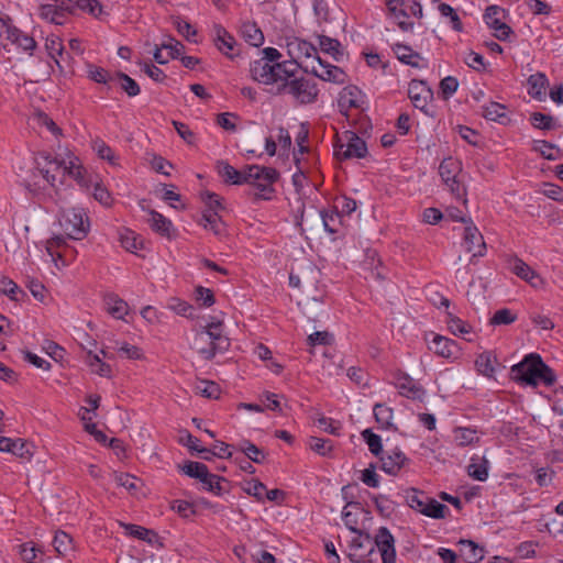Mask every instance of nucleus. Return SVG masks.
Segmentation results:
<instances>
[{"label":"nucleus","instance_id":"ea45409f","mask_svg":"<svg viewBox=\"0 0 563 563\" xmlns=\"http://www.w3.org/2000/svg\"><path fill=\"white\" fill-rule=\"evenodd\" d=\"M128 533L136 539L146 541L148 543H154L157 540V534L153 530L146 529L141 526L124 523L122 525Z\"/></svg>","mask_w":563,"mask_h":563},{"label":"nucleus","instance_id":"69168bd1","mask_svg":"<svg viewBox=\"0 0 563 563\" xmlns=\"http://www.w3.org/2000/svg\"><path fill=\"white\" fill-rule=\"evenodd\" d=\"M445 511H448V507L444 504L430 497V503H428L426 507L424 516L441 519L445 517Z\"/></svg>","mask_w":563,"mask_h":563},{"label":"nucleus","instance_id":"39448f33","mask_svg":"<svg viewBox=\"0 0 563 563\" xmlns=\"http://www.w3.org/2000/svg\"><path fill=\"white\" fill-rule=\"evenodd\" d=\"M274 93H287L292 96L300 103H311L318 96V89L316 84L310 79H306L303 77L296 78L294 75L292 77L285 79Z\"/></svg>","mask_w":563,"mask_h":563},{"label":"nucleus","instance_id":"5701e85b","mask_svg":"<svg viewBox=\"0 0 563 563\" xmlns=\"http://www.w3.org/2000/svg\"><path fill=\"white\" fill-rule=\"evenodd\" d=\"M217 170L225 183H229L232 185H243L244 184L243 178L245 176V169L238 170L233 166H231L229 163H227L224 161H220L217 163Z\"/></svg>","mask_w":563,"mask_h":563},{"label":"nucleus","instance_id":"79ce46f5","mask_svg":"<svg viewBox=\"0 0 563 563\" xmlns=\"http://www.w3.org/2000/svg\"><path fill=\"white\" fill-rule=\"evenodd\" d=\"M238 449L243 452L251 461L254 463L261 464L265 461L264 452L258 449L255 444L251 443L249 440H242L238 444Z\"/></svg>","mask_w":563,"mask_h":563},{"label":"nucleus","instance_id":"3c124183","mask_svg":"<svg viewBox=\"0 0 563 563\" xmlns=\"http://www.w3.org/2000/svg\"><path fill=\"white\" fill-rule=\"evenodd\" d=\"M181 471L190 477L200 479V482L207 476V473H209L208 467L203 463L192 461L184 464Z\"/></svg>","mask_w":563,"mask_h":563},{"label":"nucleus","instance_id":"680f3d73","mask_svg":"<svg viewBox=\"0 0 563 563\" xmlns=\"http://www.w3.org/2000/svg\"><path fill=\"white\" fill-rule=\"evenodd\" d=\"M362 437L365 440L366 444L368 445L369 451L374 455L377 456L382 453L383 446H382V440H380L379 435L373 433L371 429H365L362 432Z\"/></svg>","mask_w":563,"mask_h":563},{"label":"nucleus","instance_id":"6e6552de","mask_svg":"<svg viewBox=\"0 0 563 563\" xmlns=\"http://www.w3.org/2000/svg\"><path fill=\"white\" fill-rule=\"evenodd\" d=\"M507 264L512 274L527 282L534 289H542L544 287V279L518 256H509Z\"/></svg>","mask_w":563,"mask_h":563},{"label":"nucleus","instance_id":"603ef678","mask_svg":"<svg viewBox=\"0 0 563 563\" xmlns=\"http://www.w3.org/2000/svg\"><path fill=\"white\" fill-rule=\"evenodd\" d=\"M308 445L313 452H316L322 456L330 455V453L333 450L332 441L317 438V437H310V439L308 441Z\"/></svg>","mask_w":563,"mask_h":563},{"label":"nucleus","instance_id":"4c0bfd02","mask_svg":"<svg viewBox=\"0 0 563 563\" xmlns=\"http://www.w3.org/2000/svg\"><path fill=\"white\" fill-rule=\"evenodd\" d=\"M84 174L85 169L79 164V159L77 157L70 158L68 163L63 161V176L68 175L77 180L79 185H85Z\"/></svg>","mask_w":563,"mask_h":563},{"label":"nucleus","instance_id":"bf43d9fd","mask_svg":"<svg viewBox=\"0 0 563 563\" xmlns=\"http://www.w3.org/2000/svg\"><path fill=\"white\" fill-rule=\"evenodd\" d=\"M439 11H440L441 15L450 19L452 29L454 31H456V32L463 31V24L461 22V19L457 15L456 11L450 4L441 3L439 5Z\"/></svg>","mask_w":563,"mask_h":563},{"label":"nucleus","instance_id":"c756f323","mask_svg":"<svg viewBox=\"0 0 563 563\" xmlns=\"http://www.w3.org/2000/svg\"><path fill=\"white\" fill-rule=\"evenodd\" d=\"M479 438L476 430L471 428L457 427L453 430V441L459 446H467L477 443Z\"/></svg>","mask_w":563,"mask_h":563},{"label":"nucleus","instance_id":"0eeeda50","mask_svg":"<svg viewBox=\"0 0 563 563\" xmlns=\"http://www.w3.org/2000/svg\"><path fill=\"white\" fill-rule=\"evenodd\" d=\"M461 170V163L452 157L444 158L439 166V175L441 176L442 181L446 185L452 195L457 199H463V202L466 203V188L457 179Z\"/></svg>","mask_w":563,"mask_h":563},{"label":"nucleus","instance_id":"09e8293b","mask_svg":"<svg viewBox=\"0 0 563 563\" xmlns=\"http://www.w3.org/2000/svg\"><path fill=\"white\" fill-rule=\"evenodd\" d=\"M114 481L119 486L124 487L128 489L131 494H135L139 488L141 481L136 478L135 476L128 474V473H114Z\"/></svg>","mask_w":563,"mask_h":563},{"label":"nucleus","instance_id":"a19ab883","mask_svg":"<svg viewBox=\"0 0 563 563\" xmlns=\"http://www.w3.org/2000/svg\"><path fill=\"white\" fill-rule=\"evenodd\" d=\"M483 115L487 120L504 123L507 120L506 107L498 102H489L487 106L483 107Z\"/></svg>","mask_w":563,"mask_h":563},{"label":"nucleus","instance_id":"2eb2a0df","mask_svg":"<svg viewBox=\"0 0 563 563\" xmlns=\"http://www.w3.org/2000/svg\"><path fill=\"white\" fill-rule=\"evenodd\" d=\"M363 103V93L356 86H346L339 95L338 106L344 115H347L351 109H361Z\"/></svg>","mask_w":563,"mask_h":563},{"label":"nucleus","instance_id":"774afa93","mask_svg":"<svg viewBox=\"0 0 563 563\" xmlns=\"http://www.w3.org/2000/svg\"><path fill=\"white\" fill-rule=\"evenodd\" d=\"M459 87V81L453 76H448L440 81V90L444 99L450 98Z\"/></svg>","mask_w":563,"mask_h":563},{"label":"nucleus","instance_id":"b1692460","mask_svg":"<svg viewBox=\"0 0 563 563\" xmlns=\"http://www.w3.org/2000/svg\"><path fill=\"white\" fill-rule=\"evenodd\" d=\"M460 552L467 563H478L484 558V549L472 540H460Z\"/></svg>","mask_w":563,"mask_h":563},{"label":"nucleus","instance_id":"2f4dec72","mask_svg":"<svg viewBox=\"0 0 563 563\" xmlns=\"http://www.w3.org/2000/svg\"><path fill=\"white\" fill-rule=\"evenodd\" d=\"M406 500L410 508L424 515L426 507L428 503H430V497L423 492L412 488L407 493Z\"/></svg>","mask_w":563,"mask_h":563},{"label":"nucleus","instance_id":"f8f14e48","mask_svg":"<svg viewBox=\"0 0 563 563\" xmlns=\"http://www.w3.org/2000/svg\"><path fill=\"white\" fill-rule=\"evenodd\" d=\"M345 143L340 144L336 148L335 154L340 159L346 158H363L367 154V146L365 141L357 136L353 132L345 133Z\"/></svg>","mask_w":563,"mask_h":563},{"label":"nucleus","instance_id":"1a4fd4ad","mask_svg":"<svg viewBox=\"0 0 563 563\" xmlns=\"http://www.w3.org/2000/svg\"><path fill=\"white\" fill-rule=\"evenodd\" d=\"M75 13V4L71 0H58L54 3L42 4L40 15L42 19L62 25L68 14Z\"/></svg>","mask_w":563,"mask_h":563},{"label":"nucleus","instance_id":"052dcab7","mask_svg":"<svg viewBox=\"0 0 563 563\" xmlns=\"http://www.w3.org/2000/svg\"><path fill=\"white\" fill-rule=\"evenodd\" d=\"M14 35L10 38L9 43L15 44L24 51H32L35 48L36 43L33 37L23 34L19 29L15 27Z\"/></svg>","mask_w":563,"mask_h":563},{"label":"nucleus","instance_id":"37998d69","mask_svg":"<svg viewBox=\"0 0 563 563\" xmlns=\"http://www.w3.org/2000/svg\"><path fill=\"white\" fill-rule=\"evenodd\" d=\"M496 358L490 353H482L475 361L477 371L487 376L492 377L495 373Z\"/></svg>","mask_w":563,"mask_h":563},{"label":"nucleus","instance_id":"4d7b16f0","mask_svg":"<svg viewBox=\"0 0 563 563\" xmlns=\"http://www.w3.org/2000/svg\"><path fill=\"white\" fill-rule=\"evenodd\" d=\"M92 147L100 158L108 161L112 165H117V156L114 152L102 140H95Z\"/></svg>","mask_w":563,"mask_h":563},{"label":"nucleus","instance_id":"c85d7f7f","mask_svg":"<svg viewBox=\"0 0 563 563\" xmlns=\"http://www.w3.org/2000/svg\"><path fill=\"white\" fill-rule=\"evenodd\" d=\"M361 514L362 508L358 506V504H347L343 509L342 519L344 525L354 533L361 532L357 528L358 516Z\"/></svg>","mask_w":563,"mask_h":563},{"label":"nucleus","instance_id":"49530a36","mask_svg":"<svg viewBox=\"0 0 563 563\" xmlns=\"http://www.w3.org/2000/svg\"><path fill=\"white\" fill-rule=\"evenodd\" d=\"M446 324L450 332L454 335H466L472 332V327L470 324L451 312H448Z\"/></svg>","mask_w":563,"mask_h":563},{"label":"nucleus","instance_id":"423d86ee","mask_svg":"<svg viewBox=\"0 0 563 563\" xmlns=\"http://www.w3.org/2000/svg\"><path fill=\"white\" fill-rule=\"evenodd\" d=\"M59 224L66 235L74 240H82L89 232V219L80 208H69L62 212Z\"/></svg>","mask_w":563,"mask_h":563},{"label":"nucleus","instance_id":"0e129e2a","mask_svg":"<svg viewBox=\"0 0 563 563\" xmlns=\"http://www.w3.org/2000/svg\"><path fill=\"white\" fill-rule=\"evenodd\" d=\"M318 41L322 52L330 54L334 58H336V55L340 54V42L338 40L328 37L325 35H318Z\"/></svg>","mask_w":563,"mask_h":563},{"label":"nucleus","instance_id":"f704fd0d","mask_svg":"<svg viewBox=\"0 0 563 563\" xmlns=\"http://www.w3.org/2000/svg\"><path fill=\"white\" fill-rule=\"evenodd\" d=\"M53 545L56 552L62 556H67L74 551L73 538L64 531H57L55 533Z\"/></svg>","mask_w":563,"mask_h":563},{"label":"nucleus","instance_id":"f03ea898","mask_svg":"<svg viewBox=\"0 0 563 563\" xmlns=\"http://www.w3.org/2000/svg\"><path fill=\"white\" fill-rule=\"evenodd\" d=\"M298 64L292 60L271 64L266 59H256L251 63L250 73L255 81L272 86L271 92L274 93L285 79L296 74Z\"/></svg>","mask_w":563,"mask_h":563},{"label":"nucleus","instance_id":"8fccbe9b","mask_svg":"<svg viewBox=\"0 0 563 563\" xmlns=\"http://www.w3.org/2000/svg\"><path fill=\"white\" fill-rule=\"evenodd\" d=\"M115 350L118 353L128 358V360H143L144 353L143 351L136 346L132 345L128 342H115Z\"/></svg>","mask_w":563,"mask_h":563},{"label":"nucleus","instance_id":"72a5a7b5","mask_svg":"<svg viewBox=\"0 0 563 563\" xmlns=\"http://www.w3.org/2000/svg\"><path fill=\"white\" fill-rule=\"evenodd\" d=\"M528 84L530 86L529 93L533 98L541 100L545 95V87L548 85L545 75L542 73L531 75L528 79Z\"/></svg>","mask_w":563,"mask_h":563},{"label":"nucleus","instance_id":"c03bdc74","mask_svg":"<svg viewBox=\"0 0 563 563\" xmlns=\"http://www.w3.org/2000/svg\"><path fill=\"white\" fill-rule=\"evenodd\" d=\"M20 555L26 563H42L43 554L34 543L27 542L20 545Z\"/></svg>","mask_w":563,"mask_h":563},{"label":"nucleus","instance_id":"ddd939ff","mask_svg":"<svg viewBox=\"0 0 563 563\" xmlns=\"http://www.w3.org/2000/svg\"><path fill=\"white\" fill-rule=\"evenodd\" d=\"M504 13V10L497 5H489L484 14L486 24L494 31V36L499 41H506L512 34L511 27L501 22L499 14Z\"/></svg>","mask_w":563,"mask_h":563},{"label":"nucleus","instance_id":"7ed1b4c3","mask_svg":"<svg viewBox=\"0 0 563 563\" xmlns=\"http://www.w3.org/2000/svg\"><path fill=\"white\" fill-rule=\"evenodd\" d=\"M195 345L205 358H212L217 352H223L229 347V339L223 335V323L212 320L196 334Z\"/></svg>","mask_w":563,"mask_h":563},{"label":"nucleus","instance_id":"f3484780","mask_svg":"<svg viewBox=\"0 0 563 563\" xmlns=\"http://www.w3.org/2000/svg\"><path fill=\"white\" fill-rule=\"evenodd\" d=\"M311 71L320 79L334 84H343L346 77L340 67L325 64L320 57H317V64L311 65Z\"/></svg>","mask_w":563,"mask_h":563},{"label":"nucleus","instance_id":"393cba45","mask_svg":"<svg viewBox=\"0 0 563 563\" xmlns=\"http://www.w3.org/2000/svg\"><path fill=\"white\" fill-rule=\"evenodd\" d=\"M214 42L218 49L227 56L232 57L230 52L233 51L236 43L234 37L221 25L214 26Z\"/></svg>","mask_w":563,"mask_h":563},{"label":"nucleus","instance_id":"dca6fc26","mask_svg":"<svg viewBox=\"0 0 563 563\" xmlns=\"http://www.w3.org/2000/svg\"><path fill=\"white\" fill-rule=\"evenodd\" d=\"M41 159L37 161L40 174L52 187H56L58 176H63V161L48 155L41 156Z\"/></svg>","mask_w":563,"mask_h":563},{"label":"nucleus","instance_id":"7c9ffc66","mask_svg":"<svg viewBox=\"0 0 563 563\" xmlns=\"http://www.w3.org/2000/svg\"><path fill=\"white\" fill-rule=\"evenodd\" d=\"M121 245L131 253H136L143 247V240L139 234L130 229H123L120 232Z\"/></svg>","mask_w":563,"mask_h":563},{"label":"nucleus","instance_id":"c9c22d12","mask_svg":"<svg viewBox=\"0 0 563 563\" xmlns=\"http://www.w3.org/2000/svg\"><path fill=\"white\" fill-rule=\"evenodd\" d=\"M397 58L407 65L412 67L419 66V60L421 59L420 55L413 52L409 46L402 44H396L393 47Z\"/></svg>","mask_w":563,"mask_h":563},{"label":"nucleus","instance_id":"20e7f679","mask_svg":"<svg viewBox=\"0 0 563 563\" xmlns=\"http://www.w3.org/2000/svg\"><path fill=\"white\" fill-rule=\"evenodd\" d=\"M279 173L273 167L251 165L245 168L244 184H250L260 189L257 198L268 199L266 194L274 191L273 185L278 180Z\"/></svg>","mask_w":563,"mask_h":563},{"label":"nucleus","instance_id":"de8ad7c7","mask_svg":"<svg viewBox=\"0 0 563 563\" xmlns=\"http://www.w3.org/2000/svg\"><path fill=\"white\" fill-rule=\"evenodd\" d=\"M533 150L549 161H556L560 158V150L547 141H534Z\"/></svg>","mask_w":563,"mask_h":563},{"label":"nucleus","instance_id":"5fc2aeb1","mask_svg":"<svg viewBox=\"0 0 563 563\" xmlns=\"http://www.w3.org/2000/svg\"><path fill=\"white\" fill-rule=\"evenodd\" d=\"M201 483L205 489L216 495H221L224 492L222 483H225V481L218 475L207 473V476L202 478Z\"/></svg>","mask_w":563,"mask_h":563},{"label":"nucleus","instance_id":"4468645a","mask_svg":"<svg viewBox=\"0 0 563 563\" xmlns=\"http://www.w3.org/2000/svg\"><path fill=\"white\" fill-rule=\"evenodd\" d=\"M408 96L417 109L424 111L433 98V91L424 81L413 79L409 84Z\"/></svg>","mask_w":563,"mask_h":563},{"label":"nucleus","instance_id":"a878e982","mask_svg":"<svg viewBox=\"0 0 563 563\" xmlns=\"http://www.w3.org/2000/svg\"><path fill=\"white\" fill-rule=\"evenodd\" d=\"M107 311L117 319H123L129 311L128 303L115 294H109L104 297Z\"/></svg>","mask_w":563,"mask_h":563},{"label":"nucleus","instance_id":"4be33fe9","mask_svg":"<svg viewBox=\"0 0 563 563\" xmlns=\"http://www.w3.org/2000/svg\"><path fill=\"white\" fill-rule=\"evenodd\" d=\"M386 5L391 16L397 20L401 31L408 32L412 30L413 23L405 21V18L408 16V11L405 8L404 0H386Z\"/></svg>","mask_w":563,"mask_h":563},{"label":"nucleus","instance_id":"864d4df0","mask_svg":"<svg viewBox=\"0 0 563 563\" xmlns=\"http://www.w3.org/2000/svg\"><path fill=\"white\" fill-rule=\"evenodd\" d=\"M45 48L48 55L54 59L55 64L62 69L60 63L57 56H62L64 52V46L57 36H52L46 38Z\"/></svg>","mask_w":563,"mask_h":563},{"label":"nucleus","instance_id":"13d9d810","mask_svg":"<svg viewBox=\"0 0 563 563\" xmlns=\"http://www.w3.org/2000/svg\"><path fill=\"white\" fill-rule=\"evenodd\" d=\"M197 394L206 397V398H218L220 394V388L218 384L210 380H200L195 387Z\"/></svg>","mask_w":563,"mask_h":563},{"label":"nucleus","instance_id":"a211bd4d","mask_svg":"<svg viewBox=\"0 0 563 563\" xmlns=\"http://www.w3.org/2000/svg\"><path fill=\"white\" fill-rule=\"evenodd\" d=\"M382 470L389 475H398L408 463L406 455L398 449L387 452L380 456Z\"/></svg>","mask_w":563,"mask_h":563},{"label":"nucleus","instance_id":"473e14b6","mask_svg":"<svg viewBox=\"0 0 563 563\" xmlns=\"http://www.w3.org/2000/svg\"><path fill=\"white\" fill-rule=\"evenodd\" d=\"M86 363L95 374H97L101 377H107V378L111 377V374H112L111 366L109 364L102 362L98 354H93L92 350L88 351Z\"/></svg>","mask_w":563,"mask_h":563},{"label":"nucleus","instance_id":"e433bc0d","mask_svg":"<svg viewBox=\"0 0 563 563\" xmlns=\"http://www.w3.org/2000/svg\"><path fill=\"white\" fill-rule=\"evenodd\" d=\"M376 422L383 429H394L393 409L383 404H376L373 409Z\"/></svg>","mask_w":563,"mask_h":563},{"label":"nucleus","instance_id":"412c9836","mask_svg":"<svg viewBox=\"0 0 563 563\" xmlns=\"http://www.w3.org/2000/svg\"><path fill=\"white\" fill-rule=\"evenodd\" d=\"M428 346L430 351L445 358L452 357L457 350L455 341L439 334H433V339L428 343Z\"/></svg>","mask_w":563,"mask_h":563},{"label":"nucleus","instance_id":"e2e57ef3","mask_svg":"<svg viewBox=\"0 0 563 563\" xmlns=\"http://www.w3.org/2000/svg\"><path fill=\"white\" fill-rule=\"evenodd\" d=\"M538 367V374H537V382L541 380L547 386H551L555 382V374L554 372L542 361V358H538L537 362Z\"/></svg>","mask_w":563,"mask_h":563},{"label":"nucleus","instance_id":"6ab92c4d","mask_svg":"<svg viewBox=\"0 0 563 563\" xmlns=\"http://www.w3.org/2000/svg\"><path fill=\"white\" fill-rule=\"evenodd\" d=\"M395 385L399 389L400 395L407 398L420 400L426 394L424 389L407 374L398 375Z\"/></svg>","mask_w":563,"mask_h":563},{"label":"nucleus","instance_id":"f257e3e1","mask_svg":"<svg viewBox=\"0 0 563 563\" xmlns=\"http://www.w3.org/2000/svg\"><path fill=\"white\" fill-rule=\"evenodd\" d=\"M377 548L383 563H396L395 539L386 527H380L375 536L358 532L351 540L349 559L354 563H372Z\"/></svg>","mask_w":563,"mask_h":563},{"label":"nucleus","instance_id":"aec40b11","mask_svg":"<svg viewBox=\"0 0 563 563\" xmlns=\"http://www.w3.org/2000/svg\"><path fill=\"white\" fill-rule=\"evenodd\" d=\"M148 216L150 218L147 219V223L154 232L167 239L174 238L175 231L169 219L155 210H151Z\"/></svg>","mask_w":563,"mask_h":563},{"label":"nucleus","instance_id":"58836bf2","mask_svg":"<svg viewBox=\"0 0 563 563\" xmlns=\"http://www.w3.org/2000/svg\"><path fill=\"white\" fill-rule=\"evenodd\" d=\"M242 34L245 41L255 47L261 46L264 42V35L255 23H244L242 25Z\"/></svg>","mask_w":563,"mask_h":563},{"label":"nucleus","instance_id":"bb28decb","mask_svg":"<svg viewBox=\"0 0 563 563\" xmlns=\"http://www.w3.org/2000/svg\"><path fill=\"white\" fill-rule=\"evenodd\" d=\"M467 474L476 481H486L488 477V461L483 456H473L467 466Z\"/></svg>","mask_w":563,"mask_h":563},{"label":"nucleus","instance_id":"a18cd8bd","mask_svg":"<svg viewBox=\"0 0 563 563\" xmlns=\"http://www.w3.org/2000/svg\"><path fill=\"white\" fill-rule=\"evenodd\" d=\"M201 224L206 229H210L216 235H221L224 232L223 223L217 212L205 211Z\"/></svg>","mask_w":563,"mask_h":563},{"label":"nucleus","instance_id":"9b49d317","mask_svg":"<svg viewBox=\"0 0 563 563\" xmlns=\"http://www.w3.org/2000/svg\"><path fill=\"white\" fill-rule=\"evenodd\" d=\"M538 358H540L539 354L531 353L527 355L523 361L514 365L511 367V373L515 375V378L526 383L527 385L536 387L539 367L537 366Z\"/></svg>","mask_w":563,"mask_h":563},{"label":"nucleus","instance_id":"cd10ccee","mask_svg":"<svg viewBox=\"0 0 563 563\" xmlns=\"http://www.w3.org/2000/svg\"><path fill=\"white\" fill-rule=\"evenodd\" d=\"M290 51L292 54H295L296 58H313L314 63L317 64V57L318 56V49L317 47L303 40L296 41L291 44H289Z\"/></svg>","mask_w":563,"mask_h":563},{"label":"nucleus","instance_id":"9d476101","mask_svg":"<svg viewBox=\"0 0 563 563\" xmlns=\"http://www.w3.org/2000/svg\"><path fill=\"white\" fill-rule=\"evenodd\" d=\"M463 246L467 253H471V263H474L476 257H482L486 252V243L482 233L473 224L472 221L464 229Z\"/></svg>","mask_w":563,"mask_h":563},{"label":"nucleus","instance_id":"338daca9","mask_svg":"<svg viewBox=\"0 0 563 563\" xmlns=\"http://www.w3.org/2000/svg\"><path fill=\"white\" fill-rule=\"evenodd\" d=\"M118 78L121 80V88L129 97H135L140 93V87L133 78L123 73H118Z\"/></svg>","mask_w":563,"mask_h":563},{"label":"nucleus","instance_id":"6e6d98bb","mask_svg":"<svg viewBox=\"0 0 563 563\" xmlns=\"http://www.w3.org/2000/svg\"><path fill=\"white\" fill-rule=\"evenodd\" d=\"M184 445H187L191 451H196L199 454H202V459L209 460L211 454L210 450L206 448H201L199 445V440L191 435L189 432L185 431L179 440Z\"/></svg>","mask_w":563,"mask_h":563}]
</instances>
